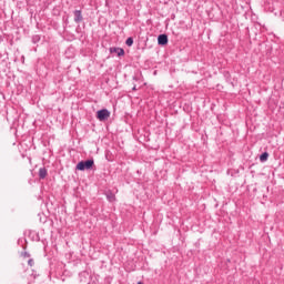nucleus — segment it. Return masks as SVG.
Segmentation results:
<instances>
[{"label": "nucleus", "instance_id": "nucleus-1", "mask_svg": "<svg viewBox=\"0 0 284 284\" xmlns=\"http://www.w3.org/2000/svg\"><path fill=\"white\" fill-rule=\"evenodd\" d=\"M92 165H94L93 160L81 161L77 164V170H80L81 172H83V170L92 169Z\"/></svg>", "mask_w": 284, "mask_h": 284}, {"label": "nucleus", "instance_id": "nucleus-2", "mask_svg": "<svg viewBox=\"0 0 284 284\" xmlns=\"http://www.w3.org/2000/svg\"><path fill=\"white\" fill-rule=\"evenodd\" d=\"M97 119L100 121H108V119H110V111H108L106 109L98 111Z\"/></svg>", "mask_w": 284, "mask_h": 284}, {"label": "nucleus", "instance_id": "nucleus-3", "mask_svg": "<svg viewBox=\"0 0 284 284\" xmlns=\"http://www.w3.org/2000/svg\"><path fill=\"white\" fill-rule=\"evenodd\" d=\"M159 45H168V37L165 34H160L158 37Z\"/></svg>", "mask_w": 284, "mask_h": 284}, {"label": "nucleus", "instance_id": "nucleus-4", "mask_svg": "<svg viewBox=\"0 0 284 284\" xmlns=\"http://www.w3.org/2000/svg\"><path fill=\"white\" fill-rule=\"evenodd\" d=\"M111 52H115L118 57H123L125 54V51L122 48H113L111 49Z\"/></svg>", "mask_w": 284, "mask_h": 284}, {"label": "nucleus", "instance_id": "nucleus-5", "mask_svg": "<svg viewBox=\"0 0 284 284\" xmlns=\"http://www.w3.org/2000/svg\"><path fill=\"white\" fill-rule=\"evenodd\" d=\"M39 176L40 179H45V176H48V171H45V169H40Z\"/></svg>", "mask_w": 284, "mask_h": 284}, {"label": "nucleus", "instance_id": "nucleus-6", "mask_svg": "<svg viewBox=\"0 0 284 284\" xmlns=\"http://www.w3.org/2000/svg\"><path fill=\"white\" fill-rule=\"evenodd\" d=\"M270 154L267 152L263 153L261 156H260V161L262 163H265V161H267Z\"/></svg>", "mask_w": 284, "mask_h": 284}, {"label": "nucleus", "instance_id": "nucleus-7", "mask_svg": "<svg viewBox=\"0 0 284 284\" xmlns=\"http://www.w3.org/2000/svg\"><path fill=\"white\" fill-rule=\"evenodd\" d=\"M134 43V40L132 39V38H129L128 40H126V45H132Z\"/></svg>", "mask_w": 284, "mask_h": 284}, {"label": "nucleus", "instance_id": "nucleus-8", "mask_svg": "<svg viewBox=\"0 0 284 284\" xmlns=\"http://www.w3.org/2000/svg\"><path fill=\"white\" fill-rule=\"evenodd\" d=\"M28 264H29V265H34V261L29 260Z\"/></svg>", "mask_w": 284, "mask_h": 284}, {"label": "nucleus", "instance_id": "nucleus-9", "mask_svg": "<svg viewBox=\"0 0 284 284\" xmlns=\"http://www.w3.org/2000/svg\"><path fill=\"white\" fill-rule=\"evenodd\" d=\"M138 284H143L142 282H138Z\"/></svg>", "mask_w": 284, "mask_h": 284}]
</instances>
